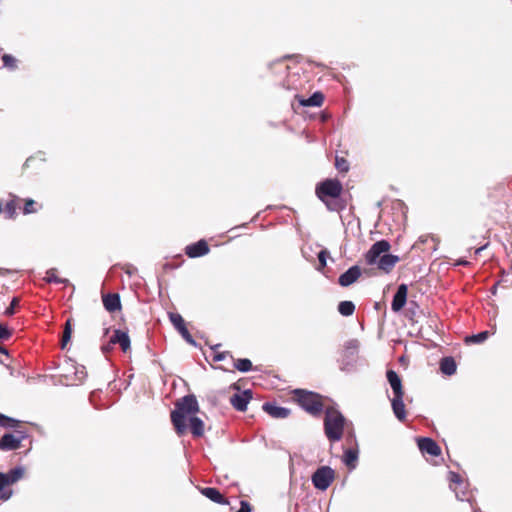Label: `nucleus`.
Masks as SVG:
<instances>
[{
	"mask_svg": "<svg viewBox=\"0 0 512 512\" xmlns=\"http://www.w3.org/2000/svg\"><path fill=\"white\" fill-rule=\"evenodd\" d=\"M199 411V404L194 394H188L175 403V409L171 411V422L176 433L181 436L187 431V419Z\"/></svg>",
	"mask_w": 512,
	"mask_h": 512,
	"instance_id": "obj_1",
	"label": "nucleus"
},
{
	"mask_svg": "<svg viewBox=\"0 0 512 512\" xmlns=\"http://www.w3.org/2000/svg\"><path fill=\"white\" fill-rule=\"evenodd\" d=\"M386 378L394 394V397L391 399V407L394 416L399 421H404L406 419V410L403 401L404 391L402 380L398 373L393 369H388L386 371Z\"/></svg>",
	"mask_w": 512,
	"mask_h": 512,
	"instance_id": "obj_2",
	"label": "nucleus"
},
{
	"mask_svg": "<svg viewBox=\"0 0 512 512\" xmlns=\"http://www.w3.org/2000/svg\"><path fill=\"white\" fill-rule=\"evenodd\" d=\"M345 421L346 419L340 411L334 408L326 409L324 432L329 441L337 442L342 438Z\"/></svg>",
	"mask_w": 512,
	"mask_h": 512,
	"instance_id": "obj_3",
	"label": "nucleus"
},
{
	"mask_svg": "<svg viewBox=\"0 0 512 512\" xmlns=\"http://www.w3.org/2000/svg\"><path fill=\"white\" fill-rule=\"evenodd\" d=\"M293 394L299 406L310 415L318 417L323 412V397L320 394L304 389H295Z\"/></svg>",
	"mask_w": 512,
	"mask_h": 512,
	"instance_id": "obj_4",
	"label": "nucleus"
},
{
	"mask_svg": "<svg viewBox=\"0 0 512 512\" xmlns=\"http://www.w3.org/2000/svg\"><path fill=\"white\" fill-rule=\"evenodd\" d=\"M343 191L342 183L335 178H328L316 186L317 197L325 202V199H338Z\"/></svg>",
	"mask_w": 512,
	"mask_h": 512,
	"instance_id": "obj_5",
	"label": "nucleus"
},
{
	"mask_svg": "<svg viewBox=\"0 0 512 512\" xmlns=\"http://www.w3.org/2000/svg\"><path fill=\"white\" fill-rule=\"evenodd\" d=\"M360 342L357 339H350L344 343L341 352L340 369L342 371H349L357 360Z\"/></svg>",
	"mask_w": 512,
	"mask_h": 512,
	"instance_id": "obj_6",
	"label": "nucleus"
},
{
	"mask_svg": "<svg viewBox=\"0 0 512 512\" xmlns=\"http://www.w3.org/2000/svg\"><path fill=\"white\" fill-rule=\"evenodd\" d=\"M335 478V471L330 466H320L311 476L313 486L325 491L329 488Z\"/></svg>",
	"mask_w": 512,
	"mask_h": 512,
	"instance_id": "obj_7",
	"label": "nucleus"
},
{
	"mask_svg": "<svg viewBox=\"0 0 512 512\" xmlns=\"http://www.w3.org/2000/svg\"><path fill=\"white\" fill-rule=\"evenodd\" d=\"M26 437L27 435L19 430L5 433L0 438V450L12 451L18 449L21 445L22 440H24Z\"/></svg>",
	"mask_w": 512,
	"mask_h": 512,
	"instance_id": "obj_8",
	"label": "nucleus"
},
{
	"mask_svg": "<svg viewBox=\"0 0 512 512\" xmlns=\"http://www.w3.org/2000/svg\"><path fill=\"white\" fill-rule=\"evenodd\" d=\"M389 241L382 239L376 241L365 254V260L369 265H375L382 255L390 250Z\"/></svg>",
	"mask_w": 512,
	"mask_h": 512,
	"instance_id": "obj_9",
	"label": "nucleus"
},
{
	"mask_svg": "<svg viewBox=\"0 0 512 512\" xmlns=\"http://www.w3.org/2000/svg\"><path fill=\"white\" fill-rule=\"evenodd\" d=\"M389 241L382 239L376 241L365 254V260L369 265H375L382 255L390 250Z\"/></svg>",
	"mask_w": 512,
	"mask_h": 512,
	"instance_id": "obj_10",
	"label": "nucleus"
},
{
	"mask_svg": "<svg viewBox=\"0 0 512 512\" xmlns=\"http://www.w3.org/2000/svg\"><path fill=\"white\" fill-rule=\"evenodd\" d=\"M389 241L382 239L376 241L365 254V260L369 265H375L382 255L390 250Z\"/></svg>",
	"mask_w": 512,
	"mask_h": 512,
	"instance_id": "obj_11",
	"label": "nucleus"
},
{
	"mask_svg": "<svg viewBox=\"0 0 512 512\" xmlns=\"http://www.w3.org/2000/svg\"><path fill=\"white\" fill-rule=\"evenodd\" d=\"M389 241L382 239L376 241L365 254V260L369 265H375L382 255L390 250Z\"/></svg>",
	"mask_w": 512,
	"mask_h": 512,
	"instance_id": "obj_12",
	"label": "nucleus"
},
{
	"mask_svg": "<svg viewBox=\"0 0 512 512\" xmlns=\"http://www.w3.org/2000/svg\"><path fill=\"white\" fill-rule=\"evenodd\" d=\"M74 364L75 361L70 358H65L57 364V376L60 377V382L63 385L71 386Z\"/></svg>",
	"mask_w": 512,
	"mask_h": 512,
	"instance_id": "obj_13",
	"label": "nucleus"
},
{
	"mask_svg": "<svg viewBox=\"0 0 512 512\" xmlns=\"http://www.w3.org/2000/svg\"><path fill=\"white\" fill-rule=\"evenodd\" d=\"M417 446L422 454L430 456H439L441 454L440 446L430 437L417 438Z\"/></svg>",
	"mask_w": 512,
	"mask_h": 512,
	"instance_id": "obj_14",
	"label": "nucleus"
},
{
	"mask_svg": "<svg viewBox=\"0 0 512 512\" xmlns=\"http://www.w3.org/2000/svg\"><path fill=\"white\" fill-rule=\"evenodd\" d=\"M209 251V245L204 239H200L199 241L189 244L185 247V254L189 258H198L205 256L209 253Z\"/></svg>",
	"mask_w": 512,
	"mask_h": 512,
	"instance_id": "obj_15",
	"label": "nucleus"
},
{
	"mask_svg": "<svg viewBox=\"0 0 512 512\" xmlns=\"http://www.w3.org/2000/svg\"><path fill=\"white\" fill-rule=\"evenodd\" d=\"M361 276V268L353 265L342 273L338 278V284L342 287H349L354 284Z\"/></svg>",
	"mask_w": 512,
	"mask_h": 512,
	"instance_id": "obj_16",
	"label": "nucleus"
},
{
	"mask_svg": "<svg viewBox=\"0 0 512 512\" xmlns=\"http://www.w3.org/2000/svg\"><path fill=\"white\" fill-rule=\"evenodd\" d=\"M252 399V391L250 389L244 390L242 393H235L230 398L231 405L240 412L247 410V405Z\"/></svg>",
	"mask_w": 512,
	"mask_h": 512,
	"instance_id": "obj_17",
	"label": "nucleus"
},
{
	"mask_svg": "<svg viewBox=\"0 0 512 512\" xmlns=\"http://www.w3.org/2000/svg\"><path fill=\"white\" fill-rule=\"evenodd\" d=\"M408 286L400 284L393 296L391 309L393 312H399L407 303Z\"/></svg>",
	"mask_w": 512,
	"mask_h": 512,
	"instance_id": "obj_18",
	"label": "nucleus"
},
{
	"mask_svg": "<svg viewBox=\"0 0 512 512\" xmlns=\"http://www.w3.org/2000/svg\"><path fill=\"white\" fill-rule=\"evenodd\" d=\"M262 409L271 417L275 419H285L290 415V409L282 406H277L272 402H265Z\"/></svg>",
	"mask_w": 512,
	"mask_h": 512,
	"instance_id": "obj_19",
	"label": "nucleus"
},
{
	"mask_svg": "<svg viewBox=\"0 0 512 512\" xmlns=\"http://www.w3.org/2000/svg\"><path fill=\"white\" fill-rule=\"evenodd\" d=\"M110 343L119 344L123 352H127L131 346V341L128 333L120 329L114 330V333L110 338Z\"/></svg>",
	"mask_w": 512,
	"mask_h": 512,
	"instance_id": "obj_20",
	"label": "nucleus"
},
{
	"mask_svg": "<svg viewBox=\"0 0 512 512\" xmlns=\"http://www.w3.org/2000/svg\"><path fill=\"white\" fill-rule=\"evenodd\" d=\"M359 459V449L356 446L355 448H348L344 450L342 462L349 470H354L357 466V462Z\"/></svg>",
	"mask_w": 512,
	"mask_h": 512,
	"instance_id": "obj_21",
	"label": "nucleus"
},
{
	"mask_svg": "<svg viewBox=\"0 0 512 512\" xmlns=\"http://www.w3.org/2000/svg\"><path fill=\"white\" fill-rule=\"evenodd\" d=\"M399 260L400 259L397 255L387 253L382 255L376 264L378 269L389 273Z\"/></svg>",
	"mask_w": 512,
	"mask_h": 512,
	"instance_id": "obj_22",
	"label": "nucleus"
},
{
	"mask_svg": "<svg viewBox=\"0 0 512 512\" xmlns=\"http://www.w3.org/2000/svg\"><path fill=\"white\" fill-rule=\"evenodd\" d=\"M201 494L217 504L227 505L229 503L228 500L220 493V491L214 487L202 488Z\"/></svg>",
	"mask_w": 512,
	"mask_h": 512,
	"instance_id": "obj_23",
	"label": "nucleus"
},
{
	"mask_svg": "<svg viewBox=\"0 0 512 512\" xmlns=\"http://www.w3.org/2000/svg\"><path fill=\"white\" fill-rule=\"evenodd\" d=\"M103 305L108 312H115L121 309L120 296L117 293H109L103 296Z\"/></svg>",
	"mask_w": 512,
	"mask_h": 512,
	"instance_id": "obj_24",
	"label": "nucleus"
},
{
	"mask_svg": "<svg viewBox=\"0 0 512 512\" xmlns=\"http://www.w3.org/2000/svg\"><path fill=\"white\" fill-rule=\"evenodd\" d=\"M439 368L444 375L452 376L456 373L457 364L452 356H446L440 360Z\"/></svg>",
	"mask_w": 512,
	"mask_h": 512,
	"instance_id": "obj_25",
	"label": "nucleus"
},
{
	"mask_svg": "<svg viewBox=\"0 0 512 512\" xmlns=\"http://www.w3.org/2000/svg\"><path fill=\"white\" fill-rule=\"evenodd\" d=\"M189 427L193 437L199 438L204 434V422L197 416L189 417Z\"/></svg>",
	"mask_w": 512,
	"mask_h": 512,
	"instance_id": "obj_26",
	"label": "nucleus"
},
{
	"mask_svg": "<svg viewBox=\"0 0 512 512\" xmlns=\"http://www.w3.org/2000/svg\"><path fill=\"white\" fill-rule=\"evenodd\" d=\"M324 101V96L321 92L316 91L308 98L299 100V103L304 107H320Z\"/></svg>",
	"mask_w": 512,
	"mask_h": 512,
	"instance_id": "obj_27",
	"label": "nucleus"
},
{
	"mask_svg": "<svg viewBox=\"0 0 512 512\" xmlns=\"http://www.w3.org/2000/svg\"><path fill=\"white\" fill-rule=\"evenodd\" d=\"M87 377L86 369L83 365L74 364L71 386L79 385L84 382Z\"/></svg>",
	"mask_w": 512,
	"mask_h": 512,
	"instance_id": "obj_28",
	"label": "nucleus"
},
{
	"mask_svg": "<svg viewBox=\"0 0 512 512\" xmlns=\"http://www.w3.org/2000/svg\"><path fill=\"white\" fill-rule=\"evenodd\" d=\"M9 302V295L3 286L0 287V314L12 315L14 310L11 306H7Z\"/></svg>",
	"mask_w": 512,
	"mask_h": 512,
	"instance_id": "obj_29",
	"label": "nucleus"
},
{
	"mask_svg": "<svg viewBox=\"0 0 512 512\" xmlns=\"http://www.w3.org/2000/svg\"><path fill=\"white\" fill-rule=\"evenodd\" d=\"M25 469L22 466H16L12 469H10L8 472H6L7 480L9 485L14 484L17 482L22 476L24 475Z\"/></svg>",
	"mask_w": 512,
	"mask_h": 512,
	"instance_id": "obj_30",
	"label": "nucleus"
},
{
	"mask_svg": "<svg viewBox=\"0 0 512 512\" xmlns=\"http://www.w3.org/2000/svg\"><path fill=\"white\" fill-rule=\"evenodd\" d=\"M57 269L51 268L46 272V276L44 277V281L46 283H55V284H68L69 280L65 278H60L56 275Z\"/></svg>",
	"mask_w": 512,
	"mask_h": 512,
	"instance_id": "obj_31",
	"label": "nucleus"
},
{
	"mask_svg": "<svg viewBox=\"0 0 512 512\" xmlns=\"http://www.w3.org/2000/svg\"><path fill=\"white\" fill-rule=\"evenodd\" d=\"M338 312L345 317L353 315L355 311V304L352 301L345 300L338 304Z\"/></svg>",
	"mask_w": 512,
	"mask_h": 512,
	"instance_id": "obj_32",
	"label": "nucleus"
},
{
	"mask_svg": "<svg viewBox=\"0 0 512 512\" xmlns=\"http://www.w3.org/2000/svg\"><path fill=\"white\" fill-rule=\"evenodd\" d=\"M72 335L71 319H67L61 337V348L64 349L69 343Z\"/></svg>",
	"mask_w": 512,
	"mask_h": 512,
	"instance_id": "obj_33",
	"label": "nucleus"
},
{
	"mask_svg": "<svg viewBox=\"0 0 512 512\" xmlns=\"http://www.w3.org/2000/svg\"><path fill=\"white\" fill-rule=\"evenodd\" d=\"M234 367L238 371H240L242 373H246L252 369V362L248 358H240L234 362Z\"/></svg>",
	"mask_w": 512,
	"mask_h": 512,
	"instance_id": "obj_34",
	"label": "nucleus"
},
{
	"mask_svg": "<svg viewBox=\"0 0 512 512\" xmlns=\"http://www.w3.org/2000/svg\"><path fill=\"white\" fill-rule=\"evenodd\" d=\"M3 68H6L9 71H14L17 69V59L11 54H3L2 55Z\"/></svg>",
	"mask_w": 512,
	"mask_h": 512,
	"instance_id": "obj_35",
	"label": "nucleus"
},
{
	"mask_svg": "<svg viewBox=\"0 0 512 512\" xmlns=\"http://www.w3.org/2000/svg\"><path fill=\"white\" fill-rule=\"evenodd\" d=\"M6 486H9L7 476L4 472H0V498L3 500H8L12 495V491H4Z\"/></svg>",
	"mask_w": 512,
	"mask_h": 512,
	"instance_id": "obj_36",
	"label": "nucleus"
},
{
	"mask_svg": "<svg viewBox=\"0 0 512 512\" xmlns=\"http://www.w3.org/2000/svg\"><path fill=\"white\" fill-rule=\"evenodd\" d=\"M19 425V421L15 418L0 413V427L3 428H16Z\"/></svg>",
	"mask_w": 512,
	"mask_h": 512,
	"instance_id": "obj_37",
	"label": "nucleus"
},
{
	"mask_svg": "<svg viewBox=\"0 0 512 512\" xmlns=\"http://www.w3.org/2000/svg\"><path fill=\"white\" fill-rule=\"evenodd\" d=\"M488 336V331H482L480 333L467 336L465 341L466 343L480 344L483 343L488 338Z\"/></svg>",
	"mask_w": 512,
	"mask_h": 512,
	"instance_id": "obj_38",
	"label": "nucleus"
},
{
	"mask_svg": "<svg viewBox=\"0 0 512 512\" xmlns=\"http://www.w3.org/2000/svg\"><path fill=\"white\" fill-rule=\"evenodd\" d=\"M170 322L173 324L174 328L176 330L180 329V327H183L185 324V321L183 317L179 313L170 312L168 314Z\"/></svg>",
	"mask_w": 512,
	"mask_h": 512,
	"instance_id": "obj_39",
	"label": "nucleus"
},
{
	"mask_svg": "<svg viewBox=\"0 0 512 512\" xmlns=\"http://www.w3.org/2000/svg\"><path fill=\"white\" fill-rule=\"evenodd\" d=\"M179 334L183 337V339L190 345L194 347H198V343L194 340L192 335L190 334L189 330L187 329L186 325L183 327H180V329L177 330Z\"/></svg>",
	"mask_w": 512,
	"mask_h": 512,
	"instance_id": "obj_40",
	"label": "nucleus"
},
{
	"mask_svg": "<svg viewBox=\"0 0 512 512\" xmlns=\"http://www.w3.org/2000/svg\"><path fill=\"white\" fill-rule=\"evenodd\" d=\"M335 167L339 172L344 173L349 170V163L345 158L337 156L335 159Z\"/></svg>",
	"mask_w": 512,
	"mask_h": 512,
	"instance_id": "obj_41",
	"label": "nucleus"
},
{
	"mask_svg": "<svg viewBox=\"0 0 512 512\" xmlns=\"http://www.w3.org/2000/svg\"><path fill=\"white\" fill-rule=\"evenodd\" d=\"M448 479L450 481V488L451 489H453L452 488V484H456V485H459V486H463L464 485V481H463L462 477L458 473H456L454 471H450L449 472Z\"/></svg>",
	"mask_w": 512,
	"mask_h": 512,
	"instance_id": "obj_42",
	"label": "nucleus"
},
{
	"mask_svg": "<svg viewBox=\"0 0 512 512\" xmlns=\"http://www.w3.org/2000/svg\"><path fill=\"white\" fill-rule=\"evenodd\" d=\"M328 251L326 249L321 250L317 257L319 261V270L323 269L327 265V257H328Z\"/></svg>",
	"mask_w": 512,
	"mask_h": 512,
	"instance_id": "obj_43",
	"label": "nucleus"
},
{
	"mask_svg": "<svg viewBox=\"0 0 512 512\" xmlns=\"http://www.w3.org/2000/svg\"><path fill=\"white\" fill-rule=\"evenodd\" d=\"M4 211L9 218H12L16 213V203L13 200L7 202Z\"/></svg>",
	"mask_w": 512,
	"mask_h": 512,
	"instance_id": "obj_44",
	"label": "nucleus"
},
{
	"mask_svg": "<svg viewBox=\"0 0 512 512\" xmlns=\"http://www.w3.org/2000/svg\"><path fill=\"white\" fill-rule=\"evenodd\" d=\"M11 336V331L6 324L0 323V341L6 340Z\"/></svg>",
	"mask_w": 512,
	"mask_h": 512,
	"instance_id": "obj_45",
	"label": "nucleus"
},
{
	"mask_svg": "<svg viewBox=\"0 0 512 512\" xmlns=\"http://www.w3.org/2000/svg\"><path fill=\"white\" fill-rule=\"evenodd\" d=\"M324 203L330 211H338L343 208L342 205L338 204L337 199H332L331 201H327V199H325Z\"/></svg>",
	"mask_w": 512,
	"mask_h": 512,
	"instance_id": "obj_46",
	"label": "nucleus"
},
{
	"mask_svg": "<svg viewBox=\"0 0 512 512\" xmlns=\"http://www.w3.org/2000/svg\"><path fill=\"white\" fill-rule=\"evenodd\" d=\"M417 310H419L418 304L416 302H414V301H410L408 303L407 312L410 315L411 319L416 315Z\"/></svg>",
	"mask_w": 512,
	"mask_h": 512,
	"instance_id": "obj_47",
	"label": "nucleus"
},
{
	"mask_svg": "<svg viewBox=\"0 0 512 512\" xmlns=\"http://www.w3.org/2000/svg\"><path fill=\"white\" fill-rule=\"evenodd\" d=\"M228 355H229L231 358H233V357H232V355H230V353H229V352H218V353H215V354H214V356H213V360H214L215 362H220V361H223V360L226 358V356H228Z\"/></svg>",
	"mask_w": 512,
	"mask_h": 512,
	"instance_id": "obj_48",
	"label": "nucleus"
},
{
	"mask_svg": "<svg viewBox=\"0 0 512 512\" xmlns=\"http://www.w3.org/2000/svg\"><path fill=\"white\" fill-rule=\"evenodd\" d=\"M466 487H467V485H464L463 489H461L460 491H456L455 489H453L455 491V496H456L457 500L464 501L466 499L465 498V496L467 494Z\"/></svg>",
	"mask_w": 512,
	"mask_h": 512,
	"instance_id": "obj_49",
	"label": "nucleus"
},
{
	"mask_svg": "<svg viewBox=\"0 0 512 512\" xmlns=\"http://www.w3.org/2000/svg\"><path fill=\"white\" fill-rule=\"evenodd\" d=\"M24 214H30L32 213V199L31 198H28L26 201H25V205H24Z\"/></svg>",
	"mask_w": 512,
	"mask_h": 512,
	"instance_id": "obj_50",
	"label": "nucleus"
},
{
	"mask_svg": "<svg viewBox=\"0 0 512 512\" xmlns=\"http://www.w3.org/2000/svg\"><path fill=\"white\" fill-rule=\"evenodd\" d=\"M19 303V300L16 298V297H10L9 296V302L7 304V306H11L13 308V310L15 311V307L18 305Z\"/></svg>",
	"mask_w": 512,
	"mask_h": 512,
	"instance_id": "obj_51",
	"label": "nucleus"
},
{
	"mask_svg": "<svg viewBox=\"0 0 512 512\" xmlns=\"http://www.w3.org/2000/svg\"><path fill=\"white\" fill-rule=\"evenodd\" d=\"M40 160V161H45V153L42 152V151H38L37 153H34V160Z\"/></svg>",
	"mask_w": 512,
	"mask_h": 512,
	"instance_id": "obj_52",
	"label": "nucleus"
},
{
	"mask_svg": "<svg viewBox=\"0 0 512 512\" xmlns=\"http://www.w3.org/2000/svg\"><path fill=\"white\" fill-rule=\"evenodd\" d=\"M487 246H488V243H486V244H484L483 246H481V247L477 248V249L475 250V255L480 254L483 250H485V249L487 248Z\"/></svg>",
	"mask_w": 512,
	"mask_h": 512,
	"instance_id": "obj_53",
	"label": "nucleus"
},
{
	"mask_svg": "<svg viewBox=\"0 0 512 512\" xmlns=\"http://www.w3.org/2000/svg\"><path fill=\"white\" fill-rule=\"evenodd\" d=\"M112 345H113V344H112V343H110V342H109L108 344L104 345V346L102 347L103 352H105V353L109 352V351L111 350V346H112Z\"/></svg>",
	"mask_w": 512,
	"mask_h": 512,
	"instance_id": "obj_54",
	"label": "nucleus"
},
{
	"mask_svg": "<svg viewBox=\"0 0 512 512\" xmlns=\"http://www.w3.org/2000/svg\"><path fill=\"white\" fill-rule=\"evenodd\" d=\"M457 265H468V261L464 260V259H460L457 261Z\"/></svg>",
	"mask_w": 512,
	"mask_h": 512,
	"instance_id": "obj_55",
	"label": "nucleus"
},
{
	"mask_svg": "<svg viewBox=\"0 0 512 512\" xmlns=\"http://www.w3.org/2000/svg\"><path fill=\"white\" fill-rule=\"evenodd\" d=\"M0 352H1L2 354L8 355V350H7V348H6V347H4V346H0Z\"/></svg>",
	"mask_w": 512,
	"mask_h": 512,
	"instance_id": "obj_56",
	"label": "nucleus"
},
{
	"mask_svg": "<svg viewBox=\"0 0 512 512\" xmlns=\"http://www.w3.org/2000/svg\"><path fill=\"white\" fill-rule=\"evenodd\" d=\"M499 283H500V282H498L497 284H495V285L491 288V293H492L493 295H495V294H496V291H497V285H498Z\"/></svg>",
	"mask_w": 512,
	"mask_h": 512,
	"instance_id": "obj_57",
	"label": "nucleus"
},
{
	"mask_svg": "<svg viewBox=\"0 0 512 512\" xmlns=\"http://www.w3.org/2000/svg\"><path fill=\"white\" fill-rule=\"evenodd\" d=\"M221 346V344H216L214 346H211V349L212 350H216L217 348H219Z\"/></svg>",
	"mask_w": 512,
	"mask_h": 512,
	"instance_id": "obj_58",
	"label": "nucleus"
},
{
	"mask_svg": "<svg viewBox=\"0 0 512 512\" xmlns=\"http://www.w3.org/2000/svg\"><path fill=\"white\" fill-rule=\"evenodd\" d=\"M30 160H31V157H28V158L26 159L25 163H24V166H28V164H29Z\"/></svg>",
	"mask_w": 512,
	"mask_h": 512,
	"instance_id": "obj_59",
	"label": "nucleus"
},
{
	"mask_svg": "<svg viewBox=\"0 0 512 512\" xmlns=\"http://www.w3.org/2000/svg\"><path fill=\"white\" fill-rule=\"evenodd\" d=\"M500 282L508 283L509 281H508V279L503 278Z\"/></svg>",
	"mask_w": 512,
	"mask_h": 512,
	"instance_id": "obj_60",
	"label": "nucleus"
},
{
	"mask_svg": "<svg viewBox=\"0 0 512 512\" xmlns=\"http://www.w3.org/2000/svg\"><path fill=\"white\" fill-rule=\"evenodd\" d=\"M259 214H256L254 218H252L251 221H255V219L258 217Z\"/></svg>",
	"mask_w": 512,
	"mask_h": 512,
	"instance_id": "obj_61",
	"label": "nucleus"
},
{
	"mask_svg": "<svg viewBox=\"0 0 512 512\" xmlns=\"http://www.w3.org/2000/svg\"><path fill=\"white\" fill-rule=\"evenodd\" d=\"M474 512H477V511H474Z\"/></svg>",
	"mask_w": 512,
	"mask_h": 512,
	"instance_id": "obj_62",
	"label": "nucleus"
}]
</instances>
